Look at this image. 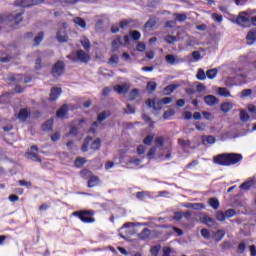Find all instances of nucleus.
<instances>
[{
	"label": "nucleus",
	"instance_id": "obj_4",
	"mask_svg": "<svg viewBox=\"0 0 256 256\" xmlns=\"http://www.w3.org/2000/svg\"><path fill=\"white\" fill-rule=\"evenodd\" d=\"M232 23H236L240 27H247L249 23H251V18H249V13L242 11L238 14V16L232 20Z\"/></svg>",
	"mask_w": 256,
	"mask_h": 256
},
{
	"label": "nucleus",
	"instance_id": "obj_18",
	"mask_svg": "<svg viewBox=\"0 0 256 256\" xmlns=\"http://www.w3.org/2000/svg\"><path fill=\"white\" fill-rule=\"evenodd\" d=\"M61 97V90L60 88H53L50 93V100L57 101Z\"/></svg>",
	"mask_w": 256,
	"mask_h": 256
},
{
	"label": "nucleus",
	"instance_id": "obj_7",
	"mask_svg": "<svg viewBox=\"0 0 256 256\" xmlns=\"http://www.w3.org/2000/svg\"><path fill=\"white\" fill-rule=\"evenodd\" d=\"M56 39L59 43H65V23H61L56 30Z\"/></svg>",
	"mask_w": 256,
	"mask_h": 256
},
{
	"label": "nucleus",
	"instance_id": "obj_37",
	"mask_svg": "<svg viewBox=\"0 0 256 256\" xmlns=\"http://www.w3.org/2000/svg\"><path fill=\"white\" fill-rule=\"evenodd\" d=\"M28 159H31V161H35L36 163H41V158L39 155L33 152L28 153Z\"/></svg>",
	"mask_w": 256,
	"mask_h": 256
},
{
	"label": "nucleus",
	"instance_id": "obj_41",
	"mask_svg": "<svg viewBox=\"0 0 256 256\" xmlns=\"http://www.w3.org/2000/svg\"><path fill=\"white\" fill-rule=\"evenodd\" d=\"M93 151H99L101 149V139L97 138L91 145Z\"/></svg>",
	"mask_w": 256,
	"mask_h": 256
},
{
	"label": "nucleus",
	"instance_id": "obj_57",
	"mask_svg": "<svg viewBox=\"0 0 256 256\" xmlns=\"http://www.w3.org/2000/svg\"><path fill=\"white\" fill-rule=\"evenodd\" d=\"M147 197V191H141L136 193V198L139 199V201H143Z\"/></svg>",
	"mask_w": 256,
	"mask_h": 256
},
{
	"label": "nucleus",
	"instance_id": "obj_45",
	"mask_svg": "<svg viewBox=\"0 0 256 256\" xmlns=\"http://www.w3.org/2000/svg\"><path fill=\"white\" fill-rule=\"evenodd\" d=\"M155 145L156 147H163L165 145V138L163 137H156L155 138Z\"/></svg>",
	"mask_w": 256,
	"mask_h": 256
},
{
	"label": "nucleus",
	"instance_id": "obj_42",
	"mask_svg": "<svg viewBox=\"0 0 256 256\" xmlns=\"http://www.w3.org/2000/svg\"><path fill=\"white\" fill-rule=\"evenodd\" d=\"M175 89H177V86L175 84H171L164 88V92L166 93V95H171V93H173Z\"/></svg>",
	"mask_w": 256,
	"mask_h": 256
},
{
	"label": "nucleus",
	"instance_id": "obj_34",
	"mask_svg": "<svg viewBox=\"0 0 256 256\" xmlns=\"http://www.w3.org/2000/svg\"><path fill=\"white\" fill-rule=\"evenodd\" d=\"M157 25V20L155 18H150L144 25L146 29H151Z\"/></svg>",
	"mask_w": 256,
	"mask_h": 256
},
{
	"label": "nucleus",
	"instance_id": "obj_19",
	"mask_svg": "<svg viewBox=\"0 0 256 256\" xmlns=\"http://www.w3.org/2000/svg\"><path fill=\"white\" fill-rule=\"evenodd\" d=\"M80 43H81L83 49H85V51H91V41H89V38L83 37L80 40Z\"/></svg>",
	"mask_w": 256,
	"mask_h": 256
},
{
	"label": "nucleus",
	"instance_id": "obj_52",
	"mask_svg": "<svg viewBox=\"0 0 256 256\" xmlns=\"http://www.w3.org/2000/svg\"><path fill=\"white\" fill-rule=\"evenodd\" d=\"M124 113H126V115H133L135 113V107L131 104H127V109H125Z\"/></svg>",
	"mask_w": 256,
	"mask_h": 256
},
{
	"label": "nucleus",
	"instance_id": "obj_28",
	"mask_svg": "<svg viewBox=\"0 0 256 256\" xmlns=\"http://www.w3.org/2000/svg\"><path fill=\"white\" fill-rule=\"evenodd\" d=\"M218 72L219 71L217 70V68L210 69V70L206 71V77L208 79H215V77H217Z\"/></svg>",
	"mask_w": 256,
	"mask_h": 256
},
{
	"label": "nucleus",
	"instance_id": "obj_36",
	"mask_svg": "<svg viewBox=\"0 0 256 256\" xmlns=\"http://www.w3.org/2000/svg\"><path fill=\"white\" fill-rule=\"evenodd\" d=\"M44 37H45V34H44L43 32H39V33L35 36V38H34V43H35V45H40L41 42L43 41Z\"/></svg>",
	"mask_w": 256,
	"mask_h": 256
},
{
	"label": "nucleus",
	"instance_id": "obj_6",
	"mask_svg": "<svg viewBox=\"0 0 256 256\" xmlns=\"http://www.w3.org/2000/svg\"><path fill=\"white\" fill-rule=\"evenodd\" d=\"M74 59L73 61H80V63H89L91 61V56L84 50H76L74 53Z\"/></svg>",
	"mask_w": 256,
	"mask_h": 256
},
{
	"label": "nucleus",
	"instance_id": "obj_27",
	"mask_svg": "<svg viewBox=\"0 0 256 256\" xmlns=\"http://www.w3.org/2000/svg\"><path fill=\"white\" fill-rule=\"evenodd\" d=\"M220 109L223 113H229L233 109V106L229 102H224L221 104Z\"/></svg>",
	"mask_w": 256,
	"mask_h": 256
},
{
	"label": "nucleus",
	"instance_id": "obj_26",
	"mask_svg": "<svg viewBox=\"0 0 256 256\" xmlns=\"http://www.w3.org/2000/svg\"><path fill=\"white\" fill-rule=\"evenodd\" d=\"M27 117H29V111H27V109L20 110V112L18 113V119L20 121H26Z\"/></svg>",
	"mask_w": 256,
	"mask_h": 256
},
{
	"label": "nucleus",
	"instance_id": "obj_11",
	"mask_svg": "<svg viewBox=\"0 0 256 256\" xmlns=\"http://www.w3.org/2000/svg\"><path fill=\"white\" fill-rule=\"evenodd\" d=\"M201 223H203L204 225H207L208 227H215V225H217V222L215 221V219L204 215L200 218Z\"/></svg>",
	"mask_w": 256,
	"mask_h": 256
},
{
	"label": "nucleus",
	"instance_id": "obj_49",
	"mask_svg": "<svg viewBox=\"0 0 256 256\" xmlns=\"http://www.w3.org/2000/svg\"><path fill=\"white\" fill-rule=\"evenodd\" d=\"M216 219L217 221H225V219H227V217L225 216V213L223 211H217L216 212Z\"/></svg>",
	"mask_w": 256,
	"mask_h": 256
},
{
	"label": "nucleus",
	"instance_id": "obj_12",
	"mask_svg": "<svg viewBox=\"0 0 256 256\" xmlns=\"http://www.w3.org/2000/svg\"><path fill=\"white\" fill-rule=\"evenodd\" d=\"M114 91H116L118 95H125V93L129 92V86L126 84L116 85L114 86Z\"/></svg>",
	"mask_w": 256,
	"mask_h": 256
},
{
	"label": "nucleus",
	"instance_id": "obj_47",
	"mask_svg": "<svg viewBox=\"0 0 256 256\" xmlns=\"http://www.w3.org/2000/svg\"><path fill=\"white\" fill-rule=\"evenodd\" d=\"M192 209L194 211H202V209H205V204H203V203H193L192 204Z\"/></svg>",
	"mask_w": 256,
	"mask_h": 256
},
{
	"label": "nucleus",
	"instance_id": "obj_43",
	"mask_svg": "<svg viewBox=\"0 0 256 256\" xmlns=\"http://www.w3.org/2000/svg\"><path fill=\"white\" fill-rule=\"evenodd\" d=\"M86 162H87V160H85V158L78 157L74 161V164H75V167H83Z\"/></svg>",
	"mask_w": 256,
	"mask_h": 256
},
{
	"label": "nucleus",
	"instance_id": "obj_10",
	"mask_svg": "<svg viewBox=\"0 0 256 256\" xmlns=\"http://www.w3.org/2000/svg\"><path fill=\"white\" fill-rule=\"evenodd\" d=\"M204 103H206L208 107H215V105H219V99L213 95H207L204 97Z\"/></svg>",
	"mask_w": 256,
	"mask_h": 256
},
{
	"label": "nucleus",
	"instance_id": "obj_55",
	"mask_svg": "<svg viewBox=\"0 0 256 256\" xmlns=\"http://www.w3.org/2000/svg\"><path fill=\"white\" fill-rule=\"evenodd\" d=\"M201 235L204 237V239H211V232L206 228L201 230Z\"/></svg>",
	"mask_w": 256,
	"mask_h": 256
},
{
	"label": "nucleus",
	"instance_id": "obj_22",
	"mask_svg": "<svg viewBox=\"0 0 256 256\" xmlns=\"http://www.w3.org/2000/svg\"><path fill=\"white\" fill-rule=\"evenodd\" d=\"M196 79H198V81H205V79H207V73H205V70L202 68L198 69Z\"/></svg>",
	"mask_w": 256,
	"mask_h": 256
},
{
	"label": "nucleus",
	"instance_id": "obj_21",
	"mask_svg": "<svg viewBox=\"0 0 256 256\" xmlns=\"http://www.w3.org/2000/svg\"><path fill=\"white\" fill-rule=\"evenodd\" d=\"M217 139L213 135H208V136H202V143H208L209 145H213Z\"/></svg>",
	"mask_w": 256,
	"mask_h": 256
},
{
	"label": "nucleus",
	"instance_id": "obj_63",
	"mask_svg": "<svg viewBox=\"0 0 256 256\" xmlns=\"http://www.w3.org/2000/svg\"><path fill=\"white\" fill-rule=\"evenodd\" d=\"M183 219V212L174 213V221H181Z\"/></svg>",
	"mask_w": 256,
	"mask_h": 256
},
{
	"label": "nucleus",
	"instance_id": "obj_38",
	"mask_svg": "<svg viewBox=\"0 0 256 256\" xmlns=\"http://www.w3.org/2000/svg\"><path fill=\"white\" fill-rule=\"evenodd\" d=\"M130 37L133 39V41H139L141 39V32L137 30L131 31Z\"/></svg>",
	"mask_w": 256,
	"mask_h": 256
},
{
	"label": "nucleus",
	"instance_id": "obj_44",
	"mask_svg": "<svg viewBox=\"0 0 256 256\" xmlns=\"http://www.w3.org/2000/svg\"><path fill=\"white\" fill-rule=\"evenodd\" d=\"M173 115H175V110H167L163 114V119L165 121H167V120L171 119V117H173Z\"/></svg>",
	"mask_w": 256,
	"mask_h": 256
},
{
	"label": "nucleus",
	"instance_id": "obj_14",
	"mask_svg": "<svg viewBox=\"0 0 256 256\" xmlns=\"http://www.w3.org/2000/svg\"><path fill=\"white\" fill-rule=\"evenodd\" d=\"M166 62L169 63V65H177V63H181V60L177 58V56L173 54H168L165 57Z\"/></svg>",
	"mask_w": 256,
	"mask_h": 256
},
{
	"label": "nucleus",
	"instance_id": "obj_24",
	"mask_svg": "<svg viewBox=\"0 0 256 256\" xmlns=\"http://www.w3.org/2000/svg\"><path fill=\"white\" fill-rule=\"evenodd\" d=\"M223 237H225V230H217L214 235V240L216 243H219V241L223 240Z\"/></svg>",
	"mask_w": 256,
	"mask_h": 256
},
{
	"label": "nucleus",
	"instance_id": "obj_3",
	"mask_svg": "<svg viewBox=\"0 0 256 256\" xmlns=\"http://www.w3.org/2000/svg\"><path fill=\"white\" fill-rule=\"evenodd\" d=\"M1 23H14L19 25L23 21V11H14L10 14H1L0 15Z\"/></svg>",
	"mask_w": 256,
	"mask_h": 256
},
{
	"label": "nucleus",
	"instance_id": "obj_39",
	"mask_svg": "<svg viewBox=\"0 0 256 256\" xmlns=\"http://www.w3.org/2000/svg\"><path fill=\"white\" fill-rule=\"evenodd\" d=\"M218 93L221 97H231V92L227 88H219Z\"/></svg>",
	"mask_w": 256,
	"mask_h": 256
},
{
	"label": "nucleus",
	"instance_id": "obj_33",
	"mask_svg": "<svg viewBox=\"0 0 256 256\" xmlns=\"http://www.w3.org/2000/svg\"><path fill=\"white\" fill-rule=\"evenodd\" d=\"M250 116L247 113V111L245 110H241L240 111V120L242 121V123H247V121H249Z\"/></svg>",
	"mask_w": 256,
	"mask_h": 256
},
{
	"label": "nucleus",
	"instance_id": "obj_31",
	"mask_svg": "<svg viewBox=\"0 0 256 256\" xmlns=\"http://www.w3.org/2000/svg\"><path fill=\"white\" fill-rule=\"evenodd\" d=\"M174 17L176 21H179V23L187 21V14L174 13Z\"/></svg>",
	"mask_w": 256,
	"mask_h": 256
},
{
	"label": "nucleus",
	"instance_id": "obj_53",
	"mask_svg": "<svg viewBox=\"0 0 256 256\" xmlns=\"http://www.w3.org/2000/svg\"><path fill=\"white\" fill-rule=\"evenodd\" d=\"M56 117H58V119H63V117H65V105H63L61 109L57 111Z\"/></svg>",
	"mask_w": 256,
	"mask_h": 256
},
{
	"label": "nucleus",
	"instance_id": "obj_1",
	"mask_svg": "<svg viewBox=\"0 0 256 256\" xmlns=\"http://www.w3.org/2000/svg\"><path fill=\"white\" fill-rule=\"evenodd\" d=\"M241 161H243V155L239 153H222L213 158L215 165H220L221 167H231L241 163Z\"/></svg>",
	"mask_w": 256,
	"mask_h": 256
},
{
	"label": "nucleus",
	"instance_id": "obj_54",
	"mask_svg": "<svg viewBox=\"0 0 256 256\" xmlns=\"http://www.w3.org/2000/svg\"><path fill=\"white\" fill-rule=\"evenodd\" d=\"M159 251H161V246H153V247L150 249V253H151V255H153V256L159 255Z\"/></svg>",
	"mask_w": 256,
	"mask_h": 256
},
{
	"label": "nucleus",
	"instance_id": "obj_60",
	"mask_svg": "<svg viewBox=\"0 0 256 256\" xmlns=\"http://www.w3.org/2000/svg\"><path fill=\"white\" fill-rule=\"evenodd\" d=\"M251 95H253L252 89H244L242 91V97H251Z\"/></svg>",
	"mask_w": 256,
	"mask_h": 256
},
{
	"label": "nucleus",
	"instance_id": "obj_61",
	"mask_svg": "<svg viewBox=\"0 0 256 256\" xmlns=\"http://www.w3.org/2000/svg\"><path fill=\"white\" fill-rule=\"evenodd\" d=\"M97 119L99 123H101L102 121H105V119H107V113L106 112L99 113Z\"/></svg>",
	"mask_w": 256,
	"mask_h": 256
},
{
	"label": "nucleus",
	"instance_id": "obj_40",
	"mask_svg": "<svg viewBox=\"0 0 256 256\" xmlns=\"http://www.w3.org/2000/svg\"><path fill=\"white\" fill-rule=\"evenodd\" d=\"M153 139H155V134L147 135L143 140L144 145H151L153 143Z\"/></svg>",
	"mask_w": 256,
	"mask_h": 256
},
{
	"label": "nucleus",
	"instance_id": "obj_15",
	"mask_svg": "<svg viewBox=\"0 0 256 256\" xmlns=\"http://www.w3.org/2000/svg\"><path fill=\"white\" fill-rule=\"evenodd\" d=\"M255 185V180L254 179H250L246 182H243L240 185V189H242V191H249V189H251V187H254Z\"/></svg>",
	"mask_w": 256,
	"mask_h": 256
},
{
	"label": "nucleus",
	"instance_id": "obj_62",
	"mask_svg": "<svg viewBox=\"0 0 256 256\" xmlns=\"http://www.w3.org/2000/svg\"><path fill=\"white\" fill-rule=\"evenodd\" d=\"M146 46L145 43H138L136 46V50L139 51L140 53H143V51H145Z\"/></svg>",
	"mask_w": 256,
	"mask_h": 256
},
{
	"label": "nucleus",
	"instance_id": "obj_20",
	"mask_svg": "<svg viewBox=\"0 0 256 256\" xmlns=\"http://www.w3.org/2000/svg\"><path fill=\"white\" fill-rule=\"evenodd\" d=\"M75 25H78V27H81V29H85L87 27V22L81 17H75L74 18Z\"/></svg>",
	"mask_w": 256,
	"mask_h": 256
},
{
	"label": "nucleus",
	"instance_id": "obj_48",
	"mask_svg": "<svg viewBox=\"0 0 256 256\" xmlns=\"http://www.w3.org/2000/svg\"><path fill=\"white\" fill-rule=\"evenodd\" d=\"M224 215L227 217V218H231V217H235V215H237V212L235 211V209L233 208H230L228 210H226L224 212Z\"/></svg>",
	"mask_w": 256,
	"mask_h": 256
},
{
	"label": "nucleus",
	"instance_id": "obj_59",
	"mask_svg": "<svg viewBox=\"0 0 256 256\" xmlns=\"http://www.w3.org/2000/svg\"><path fill=\"white\" fill-rule=\"evenodd\" d=\"M130 24H131V21L122 20V21H120V28L127 29V27H129Z\"/></svg>",
	"mask_w": 256,
	"mask_h": 256
},
{
	"label": "nucleus",
	"instance_id": "obj_32",
	"mask_svg": "<svg viewBox=\"0 0 256 256\" xmlns=\"http://www.w3.org/2000/svg\"><path fill=\"white\" fill-rule=\"evenodd\" d=\"M139 97V89H132L129 94V101H135Z\"/></svg>",
	"mask_w": 256,
	"mask_h": 256
},
{
	"label": "nucleus",
	"instance_id": "obj_35",
	"mask_svg": "<svg viewBox=\"0 0 256 256\" xmlns=\"http://www.w3.org/2000/svg\"><path fill=\"white\" fill-rule=\"evenodd\" d=\"M89 141H93V138L91 136H88L85 138V141L82 145V151L83 153H86V151H88L89 149Z\"/></svg>",
	"mask_w": 256,
	"mask_h": 256
},
{
	"label": "nucleus",
	"instance_id": "obj_50",
	"mask_svg": "<svg viewBox=\"0 0 256 256\" xmlns=\"http://www.w3.org/2000/svg\"><path fill=\"white\" fill-rule=\"evenodd\" d=\"M246 249H247V244H245V242L238 244V253L240 255H243V253H245Z\"/></svg>",
	"mask_w": 256,
	"mask_h": 256
},
{
	"label": "nucleus",
	"instance_id": "obj_2",
	"mask_svg": "<svg viewBox=\"0 0 256 256\" xmlns=\"http://www.w3.org/2000/svg\"><path fill=\"white\" fill-rule=\"evenodd\" d=\"M73 217H77L82 223H95V210H78L72 213Z\"/></svg>",
	"mask_w": 256,
	"mask_h": 256
},
{
	"label": "nucleus",
	"instance_id": "obj_51",
	"mask_svg": "<svg viewBox=\"0 0 256 256\" xmlns=\"http://www.w3.org/2000/svg\"><path fill=\"white\" fill-rule=\"evenodd\" d=\"M178 145H180V147H189V145H191V141L179 138Z\"/></svg>",
	"mask_w": 256,
	"mask_h": 256
},
{
	"label": "nucleus",
	"instance_id": "obj_5",
	"mask_svg": "<svg viewBox=\"0 0 256 256\" xmlns=\"http://www.w3.org/2000/svg\"><path fill=\"white\" fill-rule=\"evenodd\" d=\"M82 177H90L88 180V187L89 189L93 188V187H97L99 185V178L98 176L93 175V173L89 170H83L81 172Z\"/></svg>",
	"mask_w": 256,
	"mask_h": 256
},
{
	"label": "nucleus",
	"instance_id": "obj_23",
	"mask_svg": "<svg viewBox=\"0 0 256 256\" xmlns=\"http://www.w3.org/2000/svg\"><path fill=\"white\" fill-rule=\"evenodd\" d=\"M15 4L18 7H32L31 0H16Z\"/></svg>",
	"mask_w": 256,
	"mask_h": 256
},
{
	"label": "nucleus",
	"instance_id": "obj_17",
	"mask_svg": "<svg viewBox=\"0 0 256 256\" xmlns=\"http://www.w3.org/2000/svg\"><path fill=\"white\" fill-rule=\"evenodd\" d=\"M208 205H210V207L212 209H214L215 211H217V209H219V207H221V203L219 202V199L212 197L208 200Z\"/></svg>",
	"mask_w": 256,
	"mask_h": 256
},
{
	"label": "nucleus",
	"instance_id": "obj_58",
	"mask_svg": "<svg viewBox=\"0 0 256 256\" xmlns=\"http://www.w3.org/2000/svg\"><path fill=\"white\" fill-rule=\"evenodd\" d=\"M212 19H214L216 23H221L223 21V15L214 13L212 14Z\"/></svg>",
	"mask_w": 256,
	"mask_h": 256
},
{
	"label": "nucleus",
	"instance_id": "obj_29",
	"mask_svg": "<svg viewBox=\"0 0 256 256\" xmlns=\"http://www.w3.org/2000/svg\"><path fill=\"white\" fill-rule=\"evenodd\" d=\"M147 91L148 93H155V91H157V83L156 82H148L147 83Z\"/></svg>",
	"mask_w": 256,
	"mask_h": 256
},
{
	"label": "nucleus",
	"instance_id": "obj_8",
	"mask_svg": "<svg viewBox=\"0 0 256 256\" xmlns=\"http://www.w3.org/2000/svg\"><path fill=\"white\" fill-rule=\"evenodd\" d=\"M65 67V64L63 63V61H58L53 69H52V75L54 77H59V75H61V73H63V69Z\"/></svg>",
	"mask_w": 256,
	"mask_h": 256
},
{
	"label": "nucleus",
	"instance_id": "obj_30",
	"mask_svg": "<svg viewBox=\"0 0 256 256\" xmlns=\"http://www.w3.org/2000/svg\"><path fill=\"white\" fill-rule=\"evenodd\" d=\"M149 235H151V230L149 228H144L140 233V239H149Z\"/></svg>",
	"mask_w": 256,
	"mask_h": 256
},
{
	"label": "nucleus",
	"instance_id": "obj_25",
	"mask_svg": "<svg viewBox=\"0 0 256 256\" xmlns=\"http://www.w3.org/2000/svg\"><path fill=\"white\" fill-rule=\"evenodd\" d=\"M43 131H51L53 129V118H50L42 125Z\"/></svg>",
	"mask_w": 256,
	"mask_h": 256
},
{
	"label": "nucleus",
	"instance_id": "obj_13",
	"mask_svg": "<svg viewBox=\"0 0 256 256\" xmlns=\"http://www.w3.org/2000/svg\"><path fill=\"white\" fill-rule=\"evenodd\" d=\"M122 45H123V40L121 39V36H117L116 39H114L111 43V47L113 51H119Z\"/></svg>",
	"mask_w": 256,
	"mask_h": 256
},
{
	"label": "nucleus",
	"instance_id": "obj_9",
	"mask_svg": "<svg viewBox=\"0 0 256 256\" xmlns=\"http://www.w3.org/2000/svg\"><path fill=\"white\" fill-rule=\"evenodd\" d=\"M146 103L148 107H152L154 111H161V109H163V102H161V100L155 101V100L148 99Z\"/></svg>",
	"mask_w": 256,
	"mask_h": 256
},
{
	"label": "nucleus",
	"instance_id": "obj_46",
	"mask_svg": "<svg viewBox=\"0 0 256 256\" xmlns=\"http://www.w3.org/2000/svg\"><path fill=\"white\" fill-rule=\"evenodd\" d=\"M165 41H166V43H168V45H173V43H175L177 41V37H175L173 35H167L165 37Z\"/></svg>",
	"mask_w": 256,
	"mask_h": 256
},
{
	"label": "nucleus",
	"instance_id": "obj_16",
	"mask_svg": "<svg viewBox=\"0 0 256 256\" xmlns=\"http://www.w3.org/2000/svg\"><path fill=\"white\" fill-rule=\"evenodd\" d=\"M246 41H248L249 45H253L256 41V29L250 30L248 34L246 35Z\"/></svg>",
	"mask_w": 256,
	"mask_h": 256
},
{
	"label": "nucleus",
	"instance_id": "obj_56",
	"mask_svg": "<svg viewBox=\"0 0 256 256\" xmlns=\"http://www.w3.org/2000/svg\"><path fill=\"white\" fill-rule=\"evenodd\" d=\"M19 185H21V187H26L27 189H31L32 184L30 181H25V180H20L18 181Z\"/></svg>",
	"mask_w": 256,
	"mask_h": 256
},
{
	"label": "nucleus",
	"instance_id": "obj_64",
	"mask_svg": "<svg viewBox=\"0 0 256 256\" xmlns=\"http://www.w3.org/2000/svg\"><path fill=\"white\" fill-rule=\"evenodd\" d=\"M171 247H164L162 256H171Z\"/></svg>",
	"mask_w": 256,
	"mask_h": 256
}]
</instances>
